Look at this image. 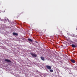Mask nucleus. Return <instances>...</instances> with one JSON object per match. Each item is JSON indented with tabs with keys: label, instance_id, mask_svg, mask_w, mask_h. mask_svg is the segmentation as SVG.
<instances>
[{
	"label": "nucleus",
	"instance_id": "f257e3e1",
	"mask_svg": "<svg viewBox=\"0 0 77 77\" xmlns=\"http://www.w3.org/2000/svg\"><path fill=\"white\" fill-rule=\"evenodd\" d=\"M30 54L31 55L32 57H37V55L36 54H35L32 53H31Z\"/></svg>",
	"mask_w": 77,
	"mask_h": 77
},
{
	"label": "nucleus",
	"instance_id": "f03ea898",
	"mask_svg": "<svg viewBox=\"0 0 77 77\" xmlns=\"http://www.w3.org/2000/svg\"><path fill=\"white\" fill-rule=\"evenodd\" d=\"M46 68L48 69H51V67L48 65L46 66Z\"/></svg>",
	"mask_w": 77,
	"mask_h": 77
},
{
	"label": "nucleus",
	"instance_id": "7ed1b4c3",
	"mask_svg": "<svg viewBox=\"0 0 77 77\" xmlns=\"http://www.w3.org/2000/svg\"><path fill=\"white\" fill-rule=\"evenodd\" d=\"M72 47L73 48H75V47H77V45H75L74 44L72 45Z\"/></svg>",
	"mask_w": 77,
	"mask_h": 77
},
{
	"label": "nucleus",
	"instance_id": "20e7f679",
	"mask_svg": "<svg viewBox=\"0 0 77 77\" xmlns=\"http://www.w3.org/2000/svg\"><path fill=\"white\" fill-rule=\"evenodd\" d=\"M5 60L6 61V62H9L10 63H11V61L9 60H8V59H5Z\"/></svg>",
	"mask_w": 77,
	"mask_h": 77
},
{
	"label": "nucleus",
	"instance_id": "39448f33",
	"mask_svg": "<svg viewBox=\"0 0 77 77\" xmlns=\"http://www.w3.org/2000/svg\"><path fill=\"white\" fill-rule=\"evenodd\" d=\"M13 34L14 35H15L16 36H18V34L17 33H16L15 32H13Z\"/></svg>",
	"mask_w": 77,
	"mask_h": 77
},
{
	"label": "nucleus",
	"instance_id": "423d86ee",
	"mask_svg": "<svg viewBox=\"0 0 77 77\" xmlns=\"http://www.w3.org/2000/svg\"><path fill=\"white\" fill-rule=\"evenodd\" d=\"M70 61L72 63H75V60H73V59H72V60H70Z\"/></svg>",
	"mask_w": 77,
	"mask_h": 77
},
{
	"label": "nucleus",
	"instance_id": "0eeeda50",
	"mask_svg": "<svg viewBox=\"0 0 77 77\" xmlns=\"http://www.w3.org/2000/svg\"><path fill=\"white\" fill-rule=\"evenodd\" d=\"M41 59L42 60H43V61L45 60L44 59V57H41Z\"/></svg>",
	"mask_w": 77,
	"mask_h": 77
},
{
	"label": "nucleus",
	"instance_id": "6e6552de",
	"mask_svg": "<svg viewBox=\"0 0 77 77\" xmlns=\"http://www.w3.org/2000/svg\"><path fill=\"white\" fill-rule=\"evenodd\" d=\"M27 40L28 41H29V42H32L33 41V40H32V39L30 38H28Z\"/></svg>",
	"mask_w": 77,
	"mask_h": 77
},
{
	"label": "nucleus",
	"instance_id": "1a4fd4ad",
	"mask_svg": "<svg viewBox=\"0 0 77 77\" xmlns=\"http://www.w3.org/2000/svg\"><path fill=\"white\" fill-rule=\"evenodd\" d=\"M50 72H53V70L52 69H51V70H50Z\"/></svg>",
	"mask_w": 77,
	"mask_h": 77
},
{
	"label": "nucleus",
	"instance_id": "9d476101",
	"mask_svg": "<svg viewBox=\"0 0 77 77\" xmlns=\"http://www.w3.org/2000/svg\"><path fill=\"white\" fill-rule=\"evenodd\" d=\"M35 42H36V43H38V42H36V41H35Z\"/></svg>",
	"mask_w": 77,
	"mask_h": 77
},
{
	"label": "nucleus",
	"instance_id": "9b49d317",
	"mask_svg": "<svg viewBox=\"0 0 77 77\" xmlns=\"http://www.w3.org/2000/svg\"><path fill=\"white\" fill-rule=\"evenodd\" d=\"M76 30H77V28H76Z\"/></svg>",
	"mask_w": 77,
	"mask_h": 77
}]
</instances>
